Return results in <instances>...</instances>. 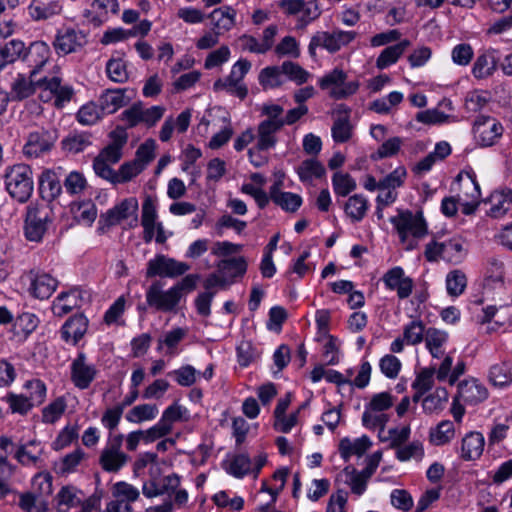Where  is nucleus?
Here are the masks:
<instances>
[{
    "instance_id": "f704fd0d",
    "label": "nucleus",
    "mask_w": 512,
    "mask_h": 512,
    "mask_svg": "<svg viewBox=\"0 0 512 512\" xmlns=\"http://www.w3.org/2000/svg\"><path fill=\"white\" fill-rule=\"evenodd\" d=\"M369 209V201L362 194L350 196L345 203L344 211L352 223H358L364 219Z\"/></svg>"
},
{
    "instance_id": "9b49d317",
    "label": "nucleus",
    "mask_w": 512,
    "mask_h": 512,
    "mask_svg": "<svg viewBox=\"0 0 512 512\" xmlns=\"http://www.w3.org/2000/svg\"><path fill=\"white\" fill-rule=\"evenodd\" d=\"M190 269V265L185 262L168 258L165 255H157L147 263L146 276L151 278L155 276L174 278L185 274Z\"/></svg>"
},
{
    "instance_id": "20e7f679",
    "label": "nucleus",
    "mask_w": 512,
    "mask_h": 512,
    "mask_svg": "<svg viewBox=\"0 0 512 512\" xmlns=\"http://www.w3.org/2000/svg\"><path fill=\"white\" fill-rule=\"evenodd\" d=\"M424 256L428 262L443 260L457 265L465 260L467 249L465 248L464 241L459 237H453L443 242L432 240L427 243Z\"/></svg>"
},
{
    "instance_id": "338daca9",
    "label": "nucleus",
    "mask_w": 512,
    "mask_h": 512,
    "mask_svg": "<svg viewBox=\"0 0 512 512\" xmlns=\"http://www.w3.org/2000/svg\"><path fill=\"white\" fill-rule=\"evenodd\" d=\"M185 413H187V409L178 402H174L163 411L159 422L162 423L170 433L172 431L173 424L177 421H181Z\"/></svg>"
},
{
    "instance_id": "603ef678",
    "label": "nucleus",
    "mask_w": 512,
    "mask_h": 512,
    "mask_svg": "<svg viewBox=\"0 0 512 512\" xmlns=\"http://www.w3.org/2000/svg\"><path fill=\"white\" fill-rule=\"evenodd\" d=\"M389 422V416L383 412H376L365 407L362 414V424L370 430L379 429V435L385 430L386 424Z\"/></svg>"
},
{
    "instance_id": "72a5a7b5",
    "label": "nucleus",
    "mask_w": 512,
    "mask_h": 512,
    "mask_svg": "<svg viewBox=\"0 0 512 512\" xmlns=\"http://www.w3.org/2000/svg\"><path fill=\"white\" fill-rule=\"evenodd\" d=\"M489 381L496 387H505L512 384V359L493 364L489 369Z\"/></svg>"
},
{
    "instance_id": "2f4dec72",
    "label": "nucleus",
    "mask_w": 512,
    "mask_h": 512,
    "mask_svg": "<svg viewBox=\"0 0 512 512\" xmlns=\"http://www.w3.org/2000/svg\"><path fill=\"white\" fill-rule=\"evenodd\" d=\"M36 85V76L32 77L31 74H29V77H26L23 74H18L17 78L12 83L11 92L8 93L10 100L21 101L28 98L35 92Z\"/></svg>"
},
{
    "instance_id": "774afa93",
    "label": "nucleus",
    "mask_w": 512,
    "mask_h": 512,
    "mask_svg": "<svg viewBox=\"0 0 512 512\" xmlns=\"http://www.w3.org/2000/svg\"><path fill=\"white\" fill-rule=\"evenodd\" d=\"M63 186L68 194L78 195L85 190L87 181L83 173L74 170L65 177Z\"/></svg>"
},
{
    "instance_id": "7c9ffc66",
    "label": "nucleus",
    "mask_w": 512,
    "mask_h": 512,
    "mask_svg": "<svg viewBox=\"0 0 512 512\" xmlns=\"http://www.w3.org/2000/svg\"><path fill=\"white\" fill-rule=\"evenodd\" d=\"M353 36L354 34H317L312 38L309 49L312 52L314 45H322L333 53L348 44L354 38Z\"/></svg>"
},
{
    "instance_id": "a19ab883",
    "label": "nucleus",
    "mask_w": 512,
    "mask_h": 512,
    "mask_svg": "<svg viewBox=\"0 0 512 512\" xmlns=\"http://www.w3.org/2000/svg\"><path fill=\"white\" fill-rule=\"evenodd\" d=\"M24 52V42L20 40H10L4 45H0V72L8 64L15 62L18 59H22Z\"/></svg>"
},
{
    "instance_id": "423d86ee",
    "label": "nucleus",
    "mask_w": 512,
    "mask_h": 512,
    "mask_svg": "<svg viewBox=\"0 0 512 512\" xmlns=\"http://www.w3.org/2000/svg\"><path fill=\"white\" fill-rule=\"evenodd\" d=\"M124 434L108 435L107 442L99 456L101 468L109 473L121 470L129 460V456L121 450Z\"/></svg>"
},
{
    "instance_id": "c85d7f7f",
    "label": "nucleus",
    "mask_w": 512,
    "mask_h": 512,
    "mask_svg": "<svg viewBox=\"0 0 512 512\" xmlns=\"http://www.w3.org/2000/svg\"><path fill=\"white\" fill-rule=\"evenodd\" d=\"M275 34H242L239 38L243 49L252 53H265L274 44Z\"/></svg>"
},
{
    "instance_id": "6e6552de",
    "label": "nucleus",
    "mask_w": 512,
    "mask_h": 512,
    "mask_svg": "<svg viewBox=\"0 0 512 512\" xmlns=\"http://www.w3.org/2000/svg\"><path fill=\"white\" fill-rule=\"evenodd\" d=\"M347 74L342 70L335 68L325 74L318 81L322 90H330L329 95L333 99H344L355 94L359 89L357 81H346Z\"/></svg>"
},
{
    "instance_id": "f8f14e48",
    "label": "nucleus",
    "mask_w": 512,
    "mask_h": 512,
    "mask_svg": "<svg viewBox=\"0 0 512 512\" xmlns=\"http://www.w3.org/2000/svg\"><path fill=\"white\" fill-rule=\"evenodd\" d=\"M56 136L45 129L30 132L23 146V154L27 158H39L48 154L54 147Z\"/></svg>"
},
{
    "instance_id": "5fc2aeb1",
    "label": "nucleus",
    "mask_w": 512,
    "mask_h": 512,
    "mask_svg": "<svg viewBox=\"0 0 512 512\" xmlns=\"http://www.w3.org/2000/svg\"><path fill=\"white\" fill-rule=\"evenodd\" d=\"M332 186L336 195L346 197L356 189V181L348 173L336 172L332 176Z\"/></svg>"
},
{
    "instance_id": "aec40b11",
    "label": "nucleus",
    "mask_w": 512,
    "mask_h": 512,
    "mask_svg": "<svg viewBox=\"0 0 512 512\" xmlns=\"http://www.w3.org/2000/svg\"><path fill=\"white\" fill-rule=\"evenodd\" d=\"M126 92L127 89L124 88L106 89L102 92L98 101L104 115L113 114L130 102L131 97L126 96Z\"/></svg>"
},
{
    "instance_id": "c9c22d12",
    "label": "nucleus",
    "mask_w": 512,
    "mask_h": 512,
    "mask_svg": "<svg viewBox=\"0 0 512 512\" xmlns=\"http://www.w3.org/2000/svg\"><path fill=\"white\" fill-rule=\"evenodd\" d=\"M83 493L72 485L63 486L56 496L57 512H68L72 507L79 506Z\"/></svg>"
},
{
    "instance_id": "1a4fd4ad",
    "label": "nucleus",
    "mask_w": 512,
    "mask_h": 512,
    "mask_svg": "<svg viewBox=\"0 0 512 512\" xmlns=\"http://www.w3.org/2000/svg\"><path fill=\"white\" fill-rule=\"evenodd\" d=\"M98 373L97 366L88 361L84 352H78L70 364L71 382L80 390L88 389Z\"/></svg>"
},
{
    "instance_id": "dca6fc26",
    "label": "nucleus",
    "mask_w": 512,
    "mask_h": 512,
    "mask_svg": "<svg viewBox=\"0 0 512 512\" xmlns=\"http://www.w3.org/2000/svg\"><path fill=\"white\" fill-rule=\"evenodd\" d=\"M484 447V435L479 431H470L461 439L459 457L464 461H476L482 456Z\"/></svg>"
},
{
    "instance_id": "c03bdc74",
    "label": "nucleus",
    "mask_w": 512,
    "mask_h": 512,
    "mask_svg": "<svg viewBox=\"0 0 512 512\" xmlns=\"http://www.w3.org/2000/svg\"><path fill=\"white\" fill-rule=\"evenodd\" d=\"M236 12L229 6L214 9L209 15L210 23L217 29L230 30L235 22Z\"/></svg>"
},
{
    "instance_id": "a18cd8bd",
    "label": "nucleus",
    "mask_w": 512,
    "mask_h": 512,
    "mask_svg": "<svg viewBox=\"0 0 512 512\" xmlns=\"http://www.w3.org/2000/svg\"><path fill=\"white\" fill-rule=\"evenodd\" d=\"M343 473L346 475V483L350 486L351 492L356 496L363 495L370 477L363 474L362 471H357L353 466H346Z\"/></svg>"
},
{
    "instance_id": "e433bc0d",
    "label": "nucleus",
    "mask_w": 512,
    "mask_h": 512,
    "mask_svg": "<svg viewBox=\"0 0 512 512\" xmlns=\"http://www.w3.org/2000/svg\"><path fill=\"white\" fill-rule=\"evenodd\" d=\"M409 45L410 42L408 40H401L394 45L386 47L378 56L376 67L383 70L396 63Z\"/></svg>"
},
{
    "instance_id": "4c0bfd02",
    "label": "nucleus",
    "mask_w": 512,
    "mask_h": 512,
    "mask_svg": "<svg viewBox=\"0 0 512 512\" xmlns=\"http://www.w3.org/2000/svg\"><path fill=\"white\" fill-rule=\"evenodd\" d=\"M40 323L39 318L31 312H23L14 321V334L21 340H26Z\"/></svg>"
},
{
    "instance_id": "f257e3e1",
    "label": "nucleus",
    "mask_w": 512,
    "mask_h": 512,
    "mask_svg": "<svg viewBox=\"0 0 512 512\" xmlns=\"http://www.w3.org/2000/svg\"><path fill=\"white\" fill-rule=\"evenodd\" d=\"M277 7L285 15L287 26L292 30L304 29L321 14L317 0H279Z\"/></svg>"
},
{
    "instance_id": "412c9836",
    "label": "nucleus",
    "mask_w": 512,
    "mask_h": 512,
    "mask_svg": "<svg viewBox=\"0 0 512 512\" xmlns=\"http://www.w3.org/2000/svg\"><path fill=\"white\" fill-rule=\"evenodd\" d=\"M138 210V201L135 197L126 198L115 207L109 209L105 215L102 216L107 226H114L119 224L122 220L127 219L132 215H136Z\"/></svg>"
},
{
    "instance_id": "49530a36",
    "label": "nucleus",
    "mask_w": 512,
    "mask_h": 512,
    "mask_svg": "<svg viewBox=\"0 0 512 512\" xmlns=\"http://www.w3.org/2000/svg\"><path fill=\"white\" fill-rule=\"evenodd\" d=\"M61 11V5L58 1L32 2L28 7V12L34 20H44Z\"/></svg>"
},
{
    "instance_id": "6e6d98bb",
    "label": "nucleus",
    "mask_w": 512,
    "mask_h": 512,
    "mask_svg": "<svg viewBox=\"0 0 512 512\" xmlns=\"http://www.w3.org/2000/svg\"><path fill=\"white\" fill-rule=\"evenodd\" d=\"M72 211L79 222L91 225L97 216L96 205L91 201H81L72 205Z\"/></svg>"
},
{
    "instance_id": "a211bd4d",
    "label": "nucleus",
    "mask_w": 512,
    "mask_h": 512,
    "mask_svg": "<svg viewBox=\"0 0 512 512\" xmlns=\"http://www.w3.org/2000/svg\"><path fill=\"white\" fill-rule=\"evenodd\" d=\"M457 398L466 404L476 405L488 398V390L477 379H466L458 384Z\"/></svg>"
},
{
    "instance_id": "680f3d73",
    "label": "nucleus",
    "mask_w": 512,
    "mask_h": 512,
    "mask_svg": "<svg viewBox=\"0 0 512 512\" xmlns=\"http://www.w3.org/2000/svg\"><path fill=\"white\" fill-rule=\"evenodd\" d=\"M8 403L12 413L26 415L35 405L30 401L27 395L8 393L4 398Z\"/></svg>"
},
{
    "instance_id": "8fccbe9b",
    "label": "nucleus",
    "mask_w": 512,
    "mask_h": 512,
    "mask_svg": "<svg viewBox=\"0 0 512 512\" xmlns=\"http://www.w3.org/2000/svg\"><path fill=\"white\" fill-rule=\"evenodd\" d=\"M103 116L104 113L100 105L91 101L79 108L76 119L82 125L91 126L96 124Z\"/></svg>"
},
{
    "instance_id": "b1692460",
    "label": "nucleus",
    "mask_w": 512,
    "mask_h": 512,
    "mask_svg": "<svg viewBox=\"0 0 512 512\" xmlns=\"http://www.w3.org/2000/svg\"><path fill=\"white\" fill-rule=\"evenodd\" d=\"M87 42L86 34H57L53 45L59 55H67L80 51Z\"/></svg>"
},
{
    "instance_id": "cd10ccee",
    "label": "nucleus",
    "mask_w": 512,
    "mask_h": 512,
    "mask_svg": "<svg viewBox=\"0 0 512 512\" xmlns=\"http://www.w3.org/2000/svg\"><path fill=\"white\" fill-rule=\"evenodd\" d=\"M218 272L230 284L236 277L243 276L247 271V262L244 257L223 259L216 264Z\"/></svg>"
},
{
    "instance_id": "ea45409f",
    "label": "nucleus",
    "mask_w": 512,
    "mask_h": 512,
    "mask_svg": "<svg viewBox=\"0 0 512 512\" xmlns=\"http://www.w3.org/2000/svg\"><path fill=\"white\" fill-rule=\"evenodd\" d=\"M159 413L158 407L155 404H139L130 409L125 419L129 423L140 424L146 421L154 420Z\"/></svg>"
},
{
    "instance_id": "473e14b6",
    "label": "nucleus",
    "mask_w": 512,
    "mask_h": 512,
    "mask_svg": "<svg viewBox=\"0 0 512 512\" xmlns=\"http://www.w3.org/2000/svg\"><path fill=\"white\" fill-rule=\"evenodd\" d=\"M296 173L302 183H312L314 179H320L326 174L325 167L316 158L305 159L296 168Z\"/></svg>"
},
{
    "instance_id": "6ab92c4d",
    "label": "nucleus",
    "mask_w": 512,
    "mask_h": 512,
    "mask_svg": "<svg viewBox=\"0 0 512 512\" xmlns=\"http://www.w3.org/2000/svg\"><path fill=\"white\" fill-rule=\"evenodd\" d=\"M88 319L83 314L70 317L61 328V338L72 345H76L86 334Z\"/></svg>"
},
{
    "instance_id": "0e129e2a",
    "label": "nucleus",
    "mask_w": 512,
    "mask_h": 512,
    "mask_svg": "<svg viewBox=\"0 0 512 512\" xmlns=\"http://www.w3.org/2000/svg\"><path fill=\"white\" fill-rule=\"evenodd\" d=\"M425 326L421 320H413L405 325L403 337L409 345H417L425 339Z\"/></svg>"
},
{
    "instance_id": "79ce46f5",
    "label": "nucleus",
    "mask_w": 512,
    "mask_h": 512,
    "mask_svg": "<svg viewBox=\"0 0 512 512\" xmlns=\"http://www.w3.org/2000/svg\"><path fill=\"white\" fill-rule=\"evenodd\" d=\"M469 177V185L473 188L472 200H465L461 203V211L464 215H472L477 210L480 204L481 190L480 185L477 182L476 174L473 171L464 172ZM463 172L457 176V180L462 179Z\"/></svg>"
},
{
    "instance_id": "69168bd1",
    "label": "nucleus",
    "mask_w": 512,
    "mask_h": 512,
    "mask_svg": "<svg viewBox=\"0 0 512 512\" xmlns=\"http://www.w3.org/2000/svg\"><path fill=\"white\" fill-rule=\"evenodd\" d=\"M24 388L27 391V397L35 406H39L45 401L47 388L42 380L32 379L26 381Z\"/></svg>"
},
{
    "instance_id": "7ed1b4c3",
    "label": "nucleus",
    "mask_w": 512,
    "mask_h": 512,
    "mask_svg": "<svg viewBox=\"0 0 512 512\" xmlns=\"http://www.w3.org/2000/svg\"><path fill=\"white\" fill-rule=\"evenodd\" d=\"M52 220V209L47 204L31 202L26 207L24 219L25 238L31 242H41Z\"/></svg>"
},
{
    "instance_id": "58836bf2",
    "label": "nucleus",
    "mask_w": 512,
    "mask_h": 512,
    "mask_svg": "<svg viewBox=\"0 0 512 512\" xmlns=\"http://www.w3.org/2000/svg\"><path fill=\"white\" fill-rule=\"evenodd\" d=\"M489 202L491 207L488 211V215L496 219L501 218L508 212L512 204L511 192L495 191L491 194Z\"/></svg>"
},
{
    "instance_id": "37998d69",
    "label": "nucleus",
    "mask_w": 512,
    "mask_h": 512,
    "mask_svg": "<svg viewBox=\"0 0 512 512\" xmlns=\"http://www.w3.org/2000/svg\"><path fill=\"white\" fill-rule=\"evenodd\" d=\"M496 65L497 61L493 52H485L476 58L472 74L477 79H485L494 73Z\"/></svg>"
},
{
    "instance_id": "5701e85b",
    "label": "nucleus",
    "mask_w": 512,
    "mask_h": 512,
    "mask_svg": "<svg viewBox=\"0 0 512 512\" xmlns=\"http://www.w3.org/2000/svg\"><path fill=\"white\" fill-rule=\"evenodd\" d=\"M92 145V134L87 131H70L61 140V149L67 154H79Z\"/></svg>"
},
{
    "instance_id": "a878e982",
    "label": "nucleus",
    "mask_w": 512,
    "mask_h": 512,
    "mask_svg": "<svg viewBox=\"0 0 512 512\" xmlns=\"http://www.w3.org/2000/svg\"><path fill=\"white\" fill-rule=\"evenodd\" d=\"M449 340V334L434 327H429L425 332V346L430 355L440 359L445 355V345Z\"/></svg>"
},
{
    "instance_id": "3c124183",
    "label": "nucleus",
    "mask_w": 512,
    "mask_h": 512,
    "mask_svg": "<svg viewBox=\"0 0 512 512\" xmlns=\"http://www.w3.org/2000/svg\"><path fill=\"white\" fill-rule=\"evenodd\" d=\"M227 472L238 479L252 473V460L249 455L246 453L235 455L229 463Z\"/></svg>"
},
{
    "instance_id": "4d7b16f0",
    "label": "nucleus",
    "mask_w": 512,
    "mask_h": 512,
    "mask_svg": "<svg viewBox=\"0 0 512 512\" xmlns=\"http://www.w3.org/2000/svg\"><path fill=\"white\" fill-rule=\"evenodd\" d=\"M126 143V137L115 140L101 150V152L94 158L109 164H116L122 157V148Z\"/></svg>"
},
{
    "instance_id": "13d9d810",
    "label": "nucleus",
    "mask_w": 512,
    "mask_h": 512,
    "mask_svg": "<svg viewBox=\"0 0 512 512\" xmlns=\"http://www.w3.org/2000/svg\"><path fill=\"white\" fill-rule=\"evenodd\" d=\"M448 401V392L445 388H437L433 393L424 397L422 406L425 412L433 413L442 410Z\"/></svg>"
},
{
    "instance_id": "bb28decb",
    "label": "nucleus",
    "mask_w": 512,
    "mask_h": 512,
    "mask_svg": "<svg viewBox=\"0 0 512 512\" xmlns=\"http://www.w3.org/2000/svg\"><path fill=\"white\" fill-rule=\"evenodd\" d=\"M282 128L269 121H261L257 127L256 150L268 151L275 148L278 142L276 134Z\"/></svg>"
},
{
    "instance_id": "09e8293b",
    "label": "nucleus",
    "mask_w": 512,
    "mask_h": 512,
    "mask_svg": "<svg viewBox=\"0 0 512 512\" xmlns=\"http://www.w3.org/2000/svg\"><path fill=\"white\" fill-rule=\"evenodd\" d=\"M284 72L281 66H268L263 68L259 73V83L264 89H273L284 83Z\"/></svg>"
},
{
    "instance_id": "f03ea898",
    "label": "nucleus",
    "mask_w": 512,
    "mask_h": 512,
    "mask_svg": "<svg viewBox=\"0 0 512 512\" xmlns=\"http://www.w3.org/2000/svg\"><path fill=\"white\" fill-rule=\"evenodd\" d=\"M4 182L9 195L19 203L27 202L33 193V173L27 164L21 163L7 167Z\"/></svg>"
},
{
    "instance_id": "052dcab7",
    "label": "nucleus",
    "mask_w": 512,
    "mask_h": 512,
    "mask_svg": "<svg viewBox=\"0 0 512 512\" xmlns=\"http://www.w3.org/2000/svg\"><path fill=\"white\" fill-rule=\"evenodd\" d=\"M332 138L336 143H345L352 137L349 115L337 118L331 128Z\"/></svg>"
},
{
    "instance_id": "de8ad7c7",
    "label": "nucleus",
    "mask_w": 512,
    "mask_h": 512,
    "mask_svg": "<svg viewBox=\"0 0 512 512\" xmlns=\"http://www.w3.org/2000/svg\"><path fill=\"white\" fill-rule=\"evenodd\" d=\"M454 436L455 427L450 420H443L430 430V442L436 446L448 444Z\"/></svg>"
},
{
    "instance_id": "9d476101",
    "label": "nucleus",
    "mask_w": 512,
    "mask_h": 512,
    "mask_svg": "<svg viewBox=\"0 0 512 512\" xmlns=\"http://www.w3.org/2000/svg\"><path fill=\"white\" fill-rule=\"evenodd\" d=\"M30 295L39 300L48 299L58 287V280L50 273L32 269L24 275Z\"/></svg>"
},
{
    "instance_id": "bf43d9fd",
    "label": "nucleus",
    "mask_w": 512,
    "mask_h": 512,
    "mask_svg": "<svg viewBox=\"0 0 512 512\" xmlns=\"http://www.w3.org/2000/svg\"><path fill=\"white\" fill-rule=\"evenodd\" d=\"M18 505L24 512L47 511L46 502L42 499V497L31 492L20 494Z\"/></svg>"
},
{
    "instance_id": "f3484780",
    "label": "nucleus",
    "mask_w": 512,
    "mask_h": 512,
    "mask_svg": "<svg viewBox=\"0 0 512 512\" xmlns=\"http://www.w3.org/2000/svg\"><path fill=\"white\" fill-rule=\"evenodd\" d=\"M62 168L47 169L42 172L39 178V191L44 200L49 202L55 200L62 192L61 182Z\"/></svg>"
},
{
    "instance_id": "4be33fe9",
    "label": "nucleus",
    "mask_w": 512,
    "mask_h": 512,
    "mask_svg": "<svg viewBox=\"0 0 512 512\" xmlns=\"http://www.w3.org/2000/svg\"><path fill=\"white\" fill-rule=\"evenodd\" d=\"M81 300L80 292L76 288L61 292L52 302V312L57 317H63L73 309L80 307Z\"/></svg>"
},
{
    "instance_id": "864d4df0",
    "label": "nucleus",
    "mask_w": 512,
    "mask_h": 512,
    "mask_svg": "<svg viewBox=\"0 0 512 512\" xmlns=\"http://www.w3.org/2000/svg\"><path fill=\"white\" fill-rule=\"evenodd\" d=\"M467 286V277L461 270H452L446 276L447 293L452 297L460 296Z\"/></svg>"
},
{
    "instance_id": "0eeeda50",
    "label": "nucleus",
    "mask_w": 512,
    "mask_h": 512,
    "mask_svg": "<svg viewBox=\"0 0 512 512\" xmlns=\"http://www.w3.org/2000/svg\"><path fill=\"white\" fill-rule=\"evenodd\" d=\"M146 305L156 311L169 313L176 312L180 303V296L176 288L163 290V283L154 281L146 290Z\"/></svg>"
},
{
    "instance_id": "393cba45",
    "label": "nucleus",
    "mask_w": 512,
    "mask_h": 512,
    "mask_svg": "<svg viewBox=\"0 0 512 512\" xmlns=\"http://www.w3.org/2000/svg\"><path fill=\"white\" fill-rule=\"evenodd\" d=\"M42 452L41 442L33 439L27 443L20 444L14 454V458L22 466H36L41 459Z\"/></svg>"
},
{
    "instance_id": "c756f323",
    "label": "nucleus",
    "mask_w": 512,
    "mask_h": 512,
    "mask_svg": "<svg viewBox=\"0 0 512 512\" xmlns=\"http://www.w3.org/2000/svg\"><path fill=\"white\" fill-rule=\"evenodd\" d=\"M372 445L370 438L363 435L351 441L343 438L339 443V453L344 461H348L353 455L362 456Z\"/></svg>"
},
{
    "instance_id": "4468645a",
    "label": "nucleus",
    "mask_w": 512,
    "mask_h": 512,
    "mask_svg": "<svg viewBox=\"0 0 512 512\" xmlns=\"http://www.w3.org/2000/svg\"><path fill=\"white\" fill-rule=\"evenodd\" d=\"M50 56L51 51L48 44L43 41H35L28 48L24 46L22 61L30 68L28 73L34 77L48 63Z\"/></svg>"
},
{
    "instance_id": "2eb2a0df",
    "label": "nucleus",
    "mask_w": 512,
    "mask_h": 512,
    "mask_svg": "<svg viewBox=\"0 0 512 512\" xmlns=\"http://www.w3.org/2000/svg\"><path fill=\"white\" fill-rule=\"evenodd\" d=\"M385 288L390 291H396L399 299L408 298L413 291V279L405 275L404 269L400 266H395L382 277Z\"/></svg>"
},
{
    "instance_id": "ddd939ff",
    "label": "nucleus",
    "mask_w": 512,
    "mask_h": 512,
    "mask_svg": "<svg viewBox=\"0 0 512 512\" xmlns=\"http://www.w3.org/2000/svg\"><path fill=\"white\" fill-rule=\"evenodd\" d=\"M503 126L495 118L479 115L473 125L474 138L483 147L492 146L502 136Z\"/></svg>"
},
{
    "instance_id": "39448f33",
    "label": "nucleus",
    "mask_w": 512,
    "mask_h": 512,
    "mask_svg": "<svg viewBox=\"0 0 512 512\" xmlns=\"http://www.w3.org/2000/svg\"><path fill=\"white\" fill-rule=\"evenodd\" d=\"M390 222L402 243L406 242L409 236L420 239L428 234V225L422 210L414 213L411 210L398 209V214L391 217Z\"/></svg>"
},
{
    "instance_id": "e2e57ef3",
    "label": "nucleus",
    "mask_w": 512,
    "mask_h": 512,
    "mask_svg": "<svg viewBox=\"0 0 512 512\" xmlns=\"http://www.w3.org/2000/svg\"><path fill=\"white\" fill-rule=\"evenodd\" d=\"M108 78L115 83H124L128 80L127 66L123 59H110L106 63Z\"/></svg>"
}]
</instances>
